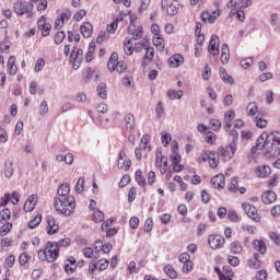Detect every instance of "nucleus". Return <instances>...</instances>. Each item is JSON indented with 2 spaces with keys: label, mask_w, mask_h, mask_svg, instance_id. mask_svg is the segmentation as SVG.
Returning a JSON list of instances; mask_svg holds the SVG:
<instances>
[{
  "label": "nucleus",
  "mask_w": 280,
  "mask_h": 280,
  "mask_svg": "<svg viewBox=\"0 0 280 280\" xmlns=\"http://www.w3.org/2000/svg\"><path fill=\"white\" fill-rule=\"evenodd\" d=\"M108 71H117V73H126L128 65L125 61H119V54L113 52L107 61Z\"/></svg>",
  "instance_id": "423d86ee"
},
{
  "label": "nucleus",
  "mask_w": 280,
  "mask_h": 280,
  "mask_svg": "<svg viewBox=\"0 0 280 280\" xmlns=\"http://www.w3.org/2000/svg\"><path fill=\"white\" fill-rule=\"evenodd\" d=\"M208 51L212 56H218L220 54V37L218 35H212L209 42Z\"/></svg>",
  "instance_id": "a211bd4d"
},
{
  "label": "nucleus",
  "mask_w": 280,
  "mask_h": 280,
  "mask_svg": "<svg viewBox=\"0 0 280 280\" xmlns=\"http://www.w3.org/2000/svg\"><path fill=\"white\" fill-rule=\"evenodd\" d=\"M14 12L18 16H23L27 14V19L34 16V3L27 1H18L14 3Z\"/></svg>",
  "instance_id": "0eeeda50"
},
{
  "label": "nucleus",
  "mask_w": 280,
  "mask_h": 280,
  "mask_svg": "<svg viewBox=\"0 0 280 280\" xmlns=\"http://www.w3.org/2000/svg\"><path fill=\"white\" fill-rule=\"evenodd\" d=\"M243 250L244 246L238 241H234L230 244V253H232V255H242Z\"/></svg>",
  "instance_id": "4c0bfd02"
},
{
  "label": "nucleus",
  "mask_w": 280,
  "mask_h": 280,
  "mask_svg": "<svg viewBox=\"0 0 280 280\" xmlns=\"http://www.w3.org/2000/svg\"><path fill=\"white\" fill-rule=\"evenodd\" d=\"M69 191H71V186L69 184H61L58 187L57 194L59 198H67L69 195Z\"/></svg>",
  "instance_id": "58836bf2"
},
{
  "label": "nucleus",
  "mask_w": 280,
  "mask_h": 280,
  "mask_svg": "<svg viewBox=\"0 0 280 280\" xmlns=\"http://www.w3.org/2000/svg\"><path fill=\"white\" fill-rule=\"evenodd\" d=\"M261 201L264 205H272V202H277V194L272 190L265 191L261 196Z\"/></svg>",
  "instance_id": "7c9ffc66"
},
{
  "label": "nucleus",
  "mask_w": 280,
  "mask_h": 280,
  "mask_svg": "<svg viewBox=\"0 0 280 280\" xmlns=\"http://www.w3.org/2000/svg\"><path fill=\"white\" fill-rule=\"evenodd\" d=\"M235 119V110L229 109L224 114V124H225V130H230V128H233V120Z\"/></svg>",
  "instance_id": "2f4dec72"
},
{
  "label": "nucleus",
  "mask_w": 280,
  "mask_h": 280,
  "mask_svg": "<svg viewBox=\"0 0 280 280\" xmlns=\"http://www.w3.org/2000/svg\"><path fill=\"white\" fill-rule=\"evenodd\" d=\"M109 264L110 261H108V259L98 260V262L96 264L97 270H100V272H104V270L108 268Z\"/></svg>",
  "instance_id": "0e129e2a"
},
{
  "label": "nucleus",
  "mask_w": 280,
  "mask_h": 280,
  "mask_svg": "<svg viewBox=\"0 0 280 280\" xmlns=\"http://www.w3.org/2000/svg\"><path fill=\"white\" fill-rule=\"evenodd\" d=\"M7 71L9 75H16V73H19V68L16 67V57L14 55L10 56L8 59Z\"/></svg>",
  "instance_id": "b1692460"
},
{
  "label": "nucleus",
  "mask_w": 280,
  "mask_h": 280,
  "mask_svg": "<svg viewBox=\"0 0 280 280\" xmlns=\"http://www.w3.org/2000/svg\"><path fill=\"white\" fill-rule=\"evenodd\" d=\"M252 246L256 253H259L260 255H266L268 253V246L266 245V241L261 238H255L252 242Z\"/></svg>",
  "instance_id": "412c9836"
},
{
  "label": "nucleus",
  "mask_w": 280,
  "mask_h": 280,
  "mask_svg": "<svg viewBox=\"0 0 280 280\" xmlns=\"http://www.w3.org/2000/svg\"><path fill=\"white\" fill-rule=\"evenodd\" d=\"M93 78V70L91 68H85L82 71L81 80L86 84L91 82V79Z\"/></svg>",
  "instance_id": "49530a36"
},
{
  "label": "nucleus",
  "mask_w": 280,
  "mask_h": 280,
  "mask_svg": "<svg viewBox=\"0 0 280 280\" xmlns=\"http://www.w3.org/2000/svg\"><path fill=\"white\" fill-rule=\"evenodd\" d=\"M219 74H220L221 80H223V82L225 84H235V79L233 77H231L229 74V72H226V69L221 68L219 70Z\"/></svg>",
  "instance_id": "e433bc0d"
},
{
  "label": "nucleus",
  "mask_w": 280,
  "mask_h": 280,
  "mask_svg": "<svg viewBox=\"0 0 280 280\" xmlns=\"http://www.w3.org/2000/svg\"><path fill=\"white\" fill-rule=\"evenodd\" d=\"M269 189H275L279 185V174H273L267 182Z\"/></svg>",
  "instance_id": "13d9d810"
},
{
  "label": "nucleus",
  "mask_w": 280,
  "mask_h": 280,
  "mask_svg": "<svg viewBox=\"0 0 280 280\" xmlns=\"http://www.w3.org/2000/svg\"><path fill=\"white\" fill-rule=\"evenodd\" d=\"M126 130H135V116L132 114H127L125 116Z\"/></svg>",
  "instance_id": "a18cd8bd"
},
{
  "label": "nucleus",
  "mask_w": 280,
  "mask_h": 280,
  "mask_svg": "<svg viewBox=\"0 0 280 280\" xmlns=\"http://www.w3.org/2000/svg\"><path fill=\"white\" fill-rule=\"evenodd\" d=\"M248 268L252 270H259L261 268V260L259 259V253H254V256L247 261Z\"/></svg>",
  "instance_id": "c85d7f7f"
},
{
  "label": "nucleus",
  "mask_w": 280,
  "mask_h": 280,
  "mask_svg": "<svg viewBox=\"0 0 280 280\" xmlns=\"http://www.w3.org/2000/svg\"><path fill=\"white\" fill-rule=\"evenodd\" d=\"M128 34L132 37V40H140V38H143V26L139 25L137 27L135 25V18H130V24L128 26Z\"/></svg>",
  "instance_id": "9b49d317"
},
{
  "label": "nucleus",
  "mask_w": 280,
  "mask_h": 280,
  "mask_svg": "<svg viewBox=\"0 0 280 280\" xmlns=\"http://www.w3.org/2000/svg\"><path fill=\"white\" fill-rule=\"evenodd\" d=\"M37 27L42 36H49L51 34V24L47 22V16L42 15L37 21Z\"/></svg>",
  "instance_id": "2eb2a0df"
},
{
  "label": "nucleus",
  "mask_w": 280,
  "mask_h": 280,
  "mask_svg": "<svg viewBox=\"0 0 280 280\" xmlns=\"http://www.w3.org/2000/svg\"><path fill=\"white\" fill-rule=\"evenodd\" d=\"M43 222V214H37L28 222V229H36Z\"/></svg>",
  "instance_id": "5fc2aeb1"
},
{
  "label": "nucleus",
  "mask_w": 280,
  "mask_h": 280,
  "mask_svg": "<svg viewBox=\"0 0 280 280\" xmlns=\"http://www.w3.org/2000/svg\"><path fill=\"white\" fill-rule=\"evenodd\" d=\"M16 262V256L13 254L9 255L4 260V268H14V264Z\"/></svg>",
  "instance_id": "052dcab7"
},
{
  "label": "nucleus",
  "mask_w": 280,
  "mask_h": 280,
  "mask_svg": "<svg viewBox=\"0 0 280 280\" xmlns=\"http://www.w3.org/2000/svg\"><path fill=\"white\" fill-rule=\"evenodd\" d=\"M52 244L60 250L61 248H68L71 246V238H62L58 242H52Z\"/></svg>",
  "instance_id": "09e8293b"
},
{
  "label": "nucleus",
  "mask_w": 280,
  "mask_h": 280,
  "mask_svg": "<svg viewBox=\"0 0 280 280\" xmlns=\"http://www.w3.org/2000/svg\"><path fill=\"white\" fill-rule=\"evenodd\" d=\"M242 209L246 213V215L250 218V220H253V222H261V215H259V212L257 211V208L254 205L243 202Z\"/></svg>",
  "instance_id": "1a4fd4ad"
},
{
  "label": "nucleus",
  "mask_w": 280,
  "mask_h": 280,
  "mask_svg": "<svg viewBox=\"0 0 280 280\" xmlns=\"http://www.w3.org/2000/svg\"><path fill=\"white\" fill-rule=\"evenodd\" d=\"M185 65V57L182 54H174L168 58V67L171 69H178Z\"/></svg>",
  "instance_id": "dca6fc26"
},
{
  "label": "nucleus",
  "mask_w": 280,
  "mask_h": 280,
  "mask_svg": "<svg viewBox=\"0 0 280 280\" xmlns=\"http://www.w3.org/2000/svg\"><path fill=\"white\" fill-rule=\"evenodd\" d=\"M54 207L60 215L69 218L75 211V198L73 196L57 197L55 198Z\"/></svg>",
  "instance_id": "f03ea898"
},
{
  "label": "nucleus",
  "mask_w": 280,
  "mask_h": 280,
  "mask_svg": "<svg viewBox=\"0 0 280 280\" xmlns=\"http://www.w3.org/2000/svg\"><path fill=\"white\" fill-rule=\"evenodd\" d=\"M254 62L255 60L253 59V57L244 58L241 60V67H243L244 69H250Z\"/></svg>",
  "instance_id": "69168bd1"
},
{
  "label": "nucleus",
  "mask_w": 280,
  "mask_h": 280,
  "mask_svg": "<svg viewBox=\"0 0 280 280\" xmlns=\"http://www.w3.org/2000/svg\"><path fill=\"white\" fill-rule=\"evenodd\" d=\"M30 254L27 252H23L20 257H19V264L20 266H25L26 264L30 262Z\"/></svg>",
  "instance_id": "e2e57ef3"
},
{
  "label": "nucleus",
  "mask_w": 280,
  "mask_h": 280,
  "mask_svg": "<svg viewBox=\"0 0 280 280\" xmlns=\"http://www.w3.org/2000/svg\"><path fill=\"white\" fill-rule=\"evenodd\" d=\"M161 5L162 10H166L168 16H176L178 10H180V2L178 0H173L171 3L170 0H162Z\"/></svg>",
  "instance_id": "9d476101"
},
{
  "label": "nucleus",
  "mask_w": 280,
  "mask_h": 280,
  "mask_svg": "<svg viewBox=\"0 0 280 280\" xmlns=\"http://www.w3.org/2000/svg\"><path fill=\"white\" fill-rule=\"evenodd\" d=\"M164 272L166 277H168V279H178V272L176 271V269H174L172 265H166L164 267Z\"/></svg>",
  "instance_id": "c03bdc74"
},
{
  "label": "nucleus",
  "mask_w": 280,
  "mask_h": 280,
  "mask_svg": "<svg viewBox=\"0 0 280 280\" xmlns=\"http://www.w3.org/2000/svg\"><path fill=\"white\" fill-rule=\"evenodd\" d=\"M75 264H77L75 257L70 256L65 261V272H67V275H73V272H75V268H77Z\"/></svg>",
  "instance_id": "c756f323"
},
{
  "label": "nucleus",
  "mask_w": 280,
  "mask_h": 280,
  "mask_svg": "<svg viewBox=\"0 0 280 280\" xmlns=\"http://www.w3.org/2000/svg\"><path fill=\"white\" fill-rule=\"evenodd\" d=\"M253 5V1L250 0H230L228 2V8H232L235 10H242V8H249Z\"/></svg>",
  "instance_id": "4be33fe9"
},
{
  "label": "nucleus",
  "mask_w": 280,
  "mask_h": 280,
  "mask_svg": "<svg viewBox=\"0 0 280 280\" xmlns=\"http://www.w3.org/2000/svg\"><path fill=\"white\" fill-rule=\"evenodd\" d=\"M37 257L40 261H47L54 264L58 257H60L59 249L54 245L52 242H47L44 249H39Z\"/></svg>",
  "instance_id": "7ed1b4c3"
},
{
  "label": "nucleus",
  "mask_w": 280,
  "mask_h": 280,
  "mask_svg": "<svg viewBox=\"0 0 280 280\" xmlns=\"http://www.w3.org/2000/svg\"><path fill=\"white\" fill-rule=\"evenodd\" d=\"M256 150H264L266 156H279L280 154V132L272 131L268 135V131H264L256 140Z\"/></svg>",
  "instance_id": "f257e3e1"
},
{
  "label": "nucleus",
  "mask_w": 280,
  "mask_h": 280,
  "mask_svg": "<svg viewBox=\"0 0 280 280\" xmlns=\"http://www.w3.org/2000/svg\"><path fill=\"white\" fill-rule=\"evenodd\" d=\"M235 152H237V144L235 143H231L225 147H219L218 149V154L223 161H231V159L235 156Z\"/></svg>",
  "instance_id": "6e6552de"
},
{
  "label": "nucleus",
  "mask_w": 280,
  "mask_h": 280,
  "mask_svg": "<svg viewBox=\"0 0 280 280\" xmlns=\"http://www.w3.org/2000/svg\"><path fill=\"white\" fill-rule=\"evenodd\" d=\"M12 218V211L10 209L4 208L0 211V224H5L10 222Z\"/></svg>",
  "instance_id": "ea45409f"
},
{
  "label": "nucleus",
  "mask_w": 280,
  "mask_h": 280,
  "mask_svg": "<svg viewBox=\"0 0 280 280\" xmlns=\"http://www.w3.org/2000/svg\"><path fill=\"white\" fill-rule=\"evenodd\" d=\"M47 233L48 235H56V233L60 230V226L56 222V218L54 217H47Z\"/></svg>",
  "instance_id": "a878e982"
},
{
  "label": "nucleus",
  "mask_w": 280,
  "mask_h": 280,
  "mask_svg": "<svg viewBox=\"0 0 280 280\" xmlns=\"http://www.w3.org/2000/svg\"><path fill=\"white\" fill-rule=\"evenodd\" d=\"M12 226L11 222L2 223V226H0V237H5L12 231Z\"/></svg>",
  "instance_id": "864d4df0"
},
{
  "label": "nucleus",
  "mask_w": 280,
  "mask_h": 280,
  "mask_svg": "<svg viewBox=\"0 0 280 280\" xmlns=\"http://www.w3.org/2000/svg\"><path fill=\"white\" fill-rule=\"evenodd\" d=\"M208 244L212 250H218L220 248H224L226 241L220 234H212L208 237Z\"/></svg>",
  "instance_id": "f8f14e48"
},
{
  "label": "nucleus",
  "mask_w": 280,
  "mask_h": 280,
  "mask_svg": "<svg viewBox=\"0 0 280 280\" xmlns=\"http://www.w3.org/2000/svg\"><path fill=\"white\" fill-rule=\"evenodd\" d=\"M135 175H136V183H138L140 187H143V189H145V187H148V182H145L143 172L141 170H137Z\"/></svg>",
  "instance_id": "79ce46f5"
},
{
  "label": "nucleus",
  "mask_w": 280,
  "mask_h": 280,
  "mask_svg": "<svg viewBox=\"0 0 280 280\" xmlns=\"http://www.w3.org/2000/svg\"><path fill=\"white\" fill-rule=\"evenodd\" d=\"M72 16L71 10L69 9H65L59 15L58 18L63 20L65 23H67Z\"/></svg>",
  "instance_id": "338daca9"
},
{
  "label": "nucleus",
  "mask_w": 280,
  "mask_h": 280,
  "mask_svg": "<svg viewBox=\"0 0 280 280\" xmlns=\"http://www.w3.org/2000/svg\"><path fill=\"white\" fill-rule=\"evenodd\" d=\"M272 174V170L268 165H261L256 168V175L258 178H268Z\"/></svg>",
  "instance_id": "72a5a7b5"
},
{
  "label": "nucleus",
  "mask_w": 280,
  "mask_h": 280,
  "mask_svg": "<svg viewBox=\"0 0 280 280\" xmlns=\"http://www.w3.org/2000/svg\"><path fill=\"white\" fill-rule=\"evenodd\" d=\"M97 95L102 100H106L108 97V91H106V83L98 84L97 89Z\"/></svg>",
  "instance_id": "3c124183"
},
{
  "label": "nucleus",
  "mask_w": 280,
  "mask_h": 280,
  "mask_svg": "<svg viewBox=\"0 0 280 280\" xmlns=\"http://www.w3.org/2000/svg\"><path fill=\"white\" fill-rule=\"evenodd\" d=\"M145 54L142 58V67L143 69H145V67H148V65H150V62H152L154 60V47L150 46V44L148 46H145L144 48Z\"/></svg>",
  "instance_id": "6ab92c4d"
},
{
  "label": "nucleus",
  "mask_w": 280,
  "mask_h": 280,
  "mask_svg": "<svg viewBox=\"0 0 280 280\" xmlns=\"http://www.w3.org/2000/svg\"><path fill=\"white\" fill-rule=\"evenodd\" d=\"M161 141H162V145L164 148H167V145H170V143H172V135L167 131H162L161 132Z\"/></svg>",
  "instance_id": "8fccbe9b"
},
{
  "label": "nucleus",
  "mask_w": 280,
  "mask_h": 280,
  "mask_svg": "<svg viewBox=\"0 0 280 280\" xmlns=\"http://www.w3.org/2000/svg\"><path fill=\"white\" fill-rule=\"evenodd\" d=\"M12 42H10V36H8V21H0V54H5L10 51Z\"/></svg>",
  "instance_id": "39448f33"
},
{
  "label": "nucleus",
  "mask_w": 280,
  "mask_h": 280,
  "mask_svg": "<svg viewBox=\"0 0 280 280\" xmlns=\"http://www.w3.org/2000/svg\"><path fill=\"white\" fill-rule=\"evenodd\" d=\"M217 139H218V137L215 136V133L213 131L206 132V136H205L206 143L213 145V143H215Z\"/></svg>",
  "instance_id": "bf43d9fd"
},
{
  "label": "nucleus",
  "mask_w": 280,
  "mask_h": 280,
  "mask_svg": "<svg viewBox=\"0 0 280 280\" xmlns=\"http://www.w3.org/2000/svg\"><path fill=\"white\" fill-rule=\"evenodd\" d=\"M167 97L170 100H180L184 95V92L182 90L175 91V90H168L166 92Z\"/></svg>",
  "instance_id": "603ef678"
},
{
  "label": "nucleus",
  "mask_w": 280,
  "mask_h": 280,
  "mask_svg": "<svg viewBox=\"0 0 280 280\" xmlns=\"http://www.w3.org/2000/svg\"><path fill=\"white\" fill-rule=\"evenodd\" d=\"M214 272L218 275L219 280H233L235 278V272L231 267L225 266L222 269L220 267H214Z\"/></svg>",
  "instance_id": "ddd939ff"
},
{
  "label": "nucleus",
  "mask_w": 280,
  "mask_h": 280,
  "mask_svg": "<svg viewBox=\"0 0 280 280\" xmlns=\"http://www.w3.org/2000/svg\"><path fill=\"white\" fill-rule=\"evenodd\" d=\"M124 51L126 56H132V54H135V46L132 45V39L126 38L124 40Z\"/></svg>",
  "instance_id": "a19ab883"
},
{
  "label": "nucleus",
  "mask_w": 280,
  "mask_h": 280,
  "mask_svg": "<svg viewBox=\"0 0 280 280\" xmlns=\"http://www.w3.org/2000/svg\"><path fill=\"white\" fill-rule=\"evenodd\" d=\"M37 202H38V196L31 195L24 203V211L26 212L34 211V209H36Z\"/></svg>",
  "instance_id": "bb28decb"
},
{
  "label": "nucleus",
  "mask_w": 280,
  "mask_h": 280,
  "mask_svg": "<svg viewBox=\"0 0 280 280\" xmlns=\"http://www.w3.org/2000/svg\"><path fill=\"white\" fill-rule=\"evenodd\" d=\"M92 220L95 222V224H100V222H104V211L102 210H94L92 212Z\"/></svg>",
  "instance_id": "de8ad7c7"
},
{
  "label": "nucleus",
  "mask_w": 280,
  "mask_h": 280,
  "mask_svg": "<svg viewBox=\"0 0 280 280\" xmlns=\"http://www.w3.org/2000/svg\"><path fill=\"white\" fill-rule=\"evenodd\" d=\"M269 238L271 240V242H273V244H276V246H280V234L279 233L270 232Z\"/></svg>",
  "instance_id": "774afa93"
},
{
  "label": "nucleus",
  "mask_w": 280,
  "mask_h": 280,
  "mask_svg": "<svg viewBox=\"0 0 280 280\" xmlns=\"http://www.w3.org/2000/svg\"><path fill=\"white\" fill-rule=\"evenodd\" d=\"M80 32L84 38H91L93 36V24L84 22L80 27Z\"/></svg>",
  "instance_id": "473e14b6"
},
{
  "label": "nucleus",
  "mask_w": 280,
  "mask_h": 280,
  "mask_svg": "<svg viewBox=\"0 0 280 280\" xmlns=\"http://www.w3.org/2000/svg\"><path fill=\"white\" fill-rule=\"evenodd\" d=\"M231 59V49L229 48V45L223 44L221 48V62L222 65L229 63V60Z\"/></svg>",
  "instance_id": "f704fd0d"
},
{
  "label": "nucleus",
  "mask_w": 280,
  "mask_h": 280,
  "mask_svg": "<svg viewBox=\"0 0 280 280\" xmlns=\"http://www.w3.org/2000/svg\"><path fill=\"white\" fill-rule=\"evenodd\" d=\"M171 161H172L173 171L178 173L185 170V165L180 164L183 161V158L180 156V154L171 155Z\"/></svg>",
  "instance_id": "393cba45"
},
{
  "label": "nucleus",
  "mask_w": 280,
  "mask_h": 280,
  "mask_svg": "<svg viewBox=\"0 0 280 280\" xmlns=\"http://www.w3.org/2000/svg\"><path fill=\"white\" fill-rule=\"evenodd\" d=\"M218 16H220V9H217L212 13H209V11H203L201 13V20L203 23H215V19H218Z\"/></svg>",
  "instance_id": "5701e85b"
},
{
  "label": "nucleus",
  "mask_w": 280,
  "mask_h": 280,
  "mask_svg": "<svg viewBox=\"0 0 280 280\" xmlns=\"http://www.w3.org/2000/svg\"><path fill=\"white\" fill-rule=\"evenodd\" d=\"M246 110L249 117H256V115H259V107H257V103L255 102L249 103Z\"/></svg>",
  "instance_id": "37998d69"
},
{
  "label": "nucleus",
  "mask_w": 280,
  "mask_h": 280,
  "mask_svg": "<svg viewBox=\"0 0 280 280\" xmlns=\"http://www.w3.org/2000/svg\"><path fill=\"white\" fill-rule=\"evenodd\" d=\"M150 45V42H138L133 45V51H136V54H141V51H143V49H145V47H148Z\"/></svg>",
  "instance_id": "6e6d98bb"
},
{
  "label": "nucleus",
  "mask_w": 280,
  "mask_h": 280,
  "mask_svg": "<svg viewBox=\"0 0 280 280\" xmlns=\"http://www.w3.org/2000/svg\"><path fill=\"white\" fill-rule=\"evenodd\" d=\"M152 43L158 51H165V38H163V34L153 35Z\"/></svg>",
  "instance_id": "cd10ccee"
},
{
  "label": "nucleus",
  "mask_w": 280,
  "mask_h": 280,
  "mask_svg": "<svg viewBox=\"0 0 280 280\" xmlns=\"http://www.w3.org/2000/svg\"><path fill=\"white\" fill-rule=\"evenodd\" d=\"M197 163H209L212 170H215L220 165V155L215 151H201L200 155L197 158Z\"/></svg>",
  "instance_id": "20e7f679"
},
{
  "label": "nucleus",
  "mask_w": 280,
  "mask_h": 280,
  "mask_svg": "<svg viewBox=\"0 0 280 280\" xmlns=\"http://www.w3.org/2000/svg\"><path fill=\"white\" fill-rule=\"evenodd\" d=\"M180 264H183V272L189 275L194 270V262L191 261V256L189 253H182L178 257Z\"/></svg>",
  "instance_id": "4468645a"
},
{
  "label": "nucleus",
  "mask_w": 280,
  "mask_h": 280,
  "mask_svg": "<svg viewBox=\"0 0 280 280\" xmlns=\"http://www.w3.org/2000/svg\"><path fill=\"white\" fill-rule=\"evenodd\" d=\"M82 48L74 47L70 55V60H82Z\"/></svg>",
  "instance_id": "4d7b16f0"
},
{
  "label": "nucleus",
  "mask_w": 280,
  "mask_h": 280,
  "mask_svg": "<svg viewBox=\"0 0 280 280\" xmlns=\"http://www.w3.org/2000/svg\"><path fill=\"white\" fill-rule=\"evenodd\" d=\"M211 185L214 187V189L222 190L224 187H226V178L224 177V174H218L211 178Z\"/></svg>",
  "instance_id": "aec40b11"
},
{
  "label": "nucleus",
  "mask_w": 280,
  "mask_h": 280,
  "mask_svg": "<svg viewBox=\"0 0 280 280\" xmlns=\"http://www.w3.org/2000/svg\"><path fill=\"white\" fill-rule=\"evenodd\" d=\"M155 165L159 167L161 174H167V159L162 152H156Z\"/></svg>",
  "instance_id": "f3484780"
},
{
  "label": "nucleus",
  "mask_w": 280,
  "mask_h": 280,
  "mask_svg": "<svg viewBox=\"0 0 280 280\" xmlns=\"http://www.w3.org/2000/svg\"><path fill=\"white\" fill-rule=\"evenodd\" d=\"M238 187H240V185L237 182V177H233L231 179V183L228 186L229 191H231L232 194H235V192H237Z\"/></svg>",
  "instance_id": "680f3d73"
},
{
  "label": "nucleus",
  "mask_w": 280,
  "mask_h": 280,
  "mask_svg": "<svg viewBox=\"0 0 280 280\" xmlns=\"http://www.w3.org/2000/svg\"><path fill=\"white\" fill-rule=\"evenodd\" d=\"M253 121L254 124H256V128L264 129L268 126V120L264 118V115L261 113L254 116Z\"/></svg>",
  "instance_id": "c9c22d12"
}]
</instances>
